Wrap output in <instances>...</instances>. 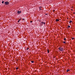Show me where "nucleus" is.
I'll use <instances>...</instances> for the list:
<instances>
[{
  "mask_svg": "<svg viewBox=\"0 0 75 75\" xmlns=\"http://www.w3.org/2000/svg\"><path fill=\"white\" fill-rule=\"evenodd\" d=\"M59 50L60 51H61V52H63L64 51V48L63 47H59L58 48Z\"/></svg>",
  "mask_w": 75,
  "mask_h": 75,
  "instance_id": "obj_1",
  "label": "nucleus"
},
{
  "mask_svg": "<svg viewBox=\"0 0 75 75\" xmlns=\"http://www.w3.org/2000/svg\"><path fill=\"white\" fill-rule=\"evenodd\" d=\"M4 4L5 5H8V4H9V2H4Z\"/></svg>",
  "mask_w": 75,
  "mask_h": 75,
  "instance_id": "obj_2",
  "label": "nucleus"
},
{
  "mask_svg": "<svg viewBox=\"0 0 75 75\" xmlns=\"http://www.w3.org/2000/svg\"><path fill=\"white\" fill-rule=\"evenodd\" d=\"M40 27H41V26H42V25H43V24L42 23V22H40Z\"/></svg>",
  "mask_w": 75,
  "mask_h": 75,
  "instance_id": "obj_3",
  "label": "nucleus"
},
{
  "mask_svg": "<svg viewBox=\"0 0 75 75\" xmlns=\"http://www.w3.org/2000/svg\"><path fill=\"white\" fill-rule=\"evenodd\" d=\"M21 13V11H17V13L18 14H20Z\"/></svg>",
  "mask_w": 75,
  "mask_h": 75,
  "instance_id": "obj_4",
  "label": "nucleus"
},
{
  "mask_svg": "<svg viewBox=\"0 0 75 75\" xmlns=\"http://www.w3.org/2000/svg\"><path fill=\"white\" fill-rule=\"evenodd\" d=\"M59 21V19H56V21Z\"/></svg>",
  "mask_w": 75,
  "mask_h": 75,
  "instance_id": "obj_5",
  "label": "nucleus"
},
{
  "mask_svg": "<svg viewBox=\"0 0 75 75\" xmlns=\"http://www.w3.org/2000/svg\"><path fill=\"white\" fill-rule=\"evenodd\" d=\"M42 24H43L44 25V24H45V22H42Z\"/></svg>",
  "mask_w": 75,
  "mask_h": 75,
  "instance_id": "obj_6",
  "label": "nucleus"
},
{
  "mask_svg": "<svg viewBox=\"0 0 75 75\" xmlns=\"http://www.w3.org/2000/svg\"><path fill=\"white\" fill-rule=\"evenodd\" d=\"M69 71H70V69H67V72H69Z\"/></svg>",
  "mask_w": 75,
  "mask_h": 75,
  "instance_id": "obj_7",
  "label": "nucleus"
},
{
  "mask_svg": "<svg viewBox=\"0 0 75 75\" xmlns=\"http://www.w3.org/2000/svg\"><path fill=\"white\" fill-rule=\"evenodd\" d=\"M39 8L40 10H42V7L40 6Z\"/></svg>",
  "mask_w": 75,
  "mask_h": 75,
  "instance_id": "obj_8",
  "label": "nucleus"
},
{
  "mask_svg": "<svg viewBox=\"0 0 75 75\" xmlns=\"http://www.w3.org/2000/svg\"><path fill=\"white\" fill-rule=\"evenodd\" d=\"M72 21H70L69 22V23H72Z\"/></svg>",
  "mask_w": 75,
  "mask_h": 75,
  "instance_id": "obj_9",
  "label": "nucleus"
},
{
  "mask_svg": "<svg viewBox=\"0 0 75 75\" xmlns=\"http://www.w3.org/2000/svg\"><path fill=\"white\" fill-rule=\"evenodd\" d=\"M63 42L64 43V44H65V43H66V42L64 41Z\"/></svg>",
  "mask_w": 75,
  "mask_h": 75,
  "instance_id": "obj_10",
  "label": "nucleus"
},
{
  "mask_svg": "<svg viewBox=\"0 0 75 75\" xmlns=\"http://www.w3.org/2000/svg\"><path fill=\"white\" fill-rule=\"evenodd\" d=\"M47 52H48V53H49V49H47Z\"/></svg>",
  "mask_w": 75,
  "mask_h": 75,
  "instance_id": "obj_11",
  "label": "nucleus"
},
{
  "mask_svg": "<svg viewBox=\"0 0 75 75\" xmlns=\"http://www.w3.org/2000/svg\"><path fill=\"white\" fill-rule=\"evenodd\" d=\"M68 28H70L71 27V26L70 25H69L68 26Z\"/></svg>",
  "mask_w": 75,
  "mask_h": 75,
  "instance_id": "obj_12",
  "label": "nucleus"
},
{
  "mask_svg": "<svg viewBox=\"0 0 75 75\" xmlns=\"http://www.w3.org/2000/svg\"><path fill=\"white\" fill-rule=\"evenodd\" d=\"M28 49H29V48H28V47H27V48H26V50H28Z\"/></svg>",
  "mask_w": 75,
  "mask_h": 75,
  "instance_id": "obj_13",
  "label": "nucleus"
},
{
  "mask_svg": "<svg viewBox=\"0 0 75 75\" xmlns=\"http://www.w3.org/2000/svg\"><path fill=\"white\" fill-rule=\"evenodd\" d=\"M31 62L32 63H34V61H31Z\"/></svg>",
  "mask_w": 75,
  "mask_h": 75,
  "instance_id": "obj_14",
  "label": "nucleus"
},
{
  "mask_svg": "<svg viewBox=\"0 0 75 75\" xmlns=\"http://www.w3.org/2000/svg\"><path fill=\"white\" fill-rule=\"evenodd\" d=\"M64 40H66V38H64Z\"/></svg>",
  "mask_w": 75,
  "mask_h": 75,
  "instance_id": "obj_15",
  "label": "nucleus"
},
{
  "mask_svg": "<svg viewBox=\"0 0 75 75\" xmlns=\"http://www.w3.org/2000/svg\"><path fill=\"white\" fill-rule=\"evenodd\" d=\"M55 11V10H53V12H54Z\"/></svg>",
  "mask_w": 75,
  "mask_h": 75,
  "instance_id": "obj_16",
  "label": "nucleus"
},
{
  "mask_svg": "<svg viewBox=\"0 0 75 75\" xmlns=\"http://www.w3.org/2000/svg\"><path fill=\"white\" fill-rule=\"evenodd\" d=\"M2 4H3V3H4V1H2Z\"/></svg>",
  "mask_w": 75,
  "mask_h": 75,
  "instance_id": "obj_17",
  "label": "nucleus"
},
{
  "mask_svg": "<svg viewBox=\"0 0 75 75\" xmlns=\"http://www.w3.org/2000/svg\"><path fill=\"white\" fill-rule=\"evenodd\" d=\"M21 20V19H18V21H20Z\"/></svg>",
  "mask_w": 75,
  "mask_h": 75,
  "instance_id": "obj_18",
  "label": "nucleus"
},
{
  "mask_svg": "<svg viewBox=\"0 0 75 75\" xmlns=\"http://www.w3.org/2000/svg\"><path fill=\"white\" fill-rule=\"evenodd\" d=\"M18 69V67H16V69Z\"/></svg>",
  "mask_w": 75,
  "mask_h": 75,
  "instance_id": "obj_19",
  "label": "nucleus"
},
{
  "mask_svg": "<svg viewBox=\"0 0 75 75\" xmlns=\"http://www.w3.org/2000/svg\"><path fill=\"white\" fill-rule=\"evenodd\" d=\"M72 40H74V38H72Z\"/></svg>",
  "mask_w": 75,
  "mask_h": 75,
  "instance_id": "obj_20",
  "label": "nucleus"
},
{
  "mask_svg": "<svg viewBox=\"0 0 75 75\" xmlns=\"http://www.w3.org/2000/svg\"><path fill=\"white\" fill-rule=\"evenodd\" d=\"M30 23H32V22H33V21H30Z\"/></svg>",
  "mask_w": 75,
  "mask_h": 75,
  "instance_id": "obj_21",
  "label": "nucleus"
},
{
  "mask_svg": "<svg viewBox=\"0 0 75 75\" xmlns=\"http://www.w3.org/2000/svg\"><path fill=\"white\" fill-rule=\"evenodd\" d=\"M22 19H23V20H25V19L22 18Z\"/></svg>",
  "mask_w": 75,
  "mask_h": 75,
  "instance_id": "obj_22",
  "label": "nucleus"
},
{
  "mask_svg": "<svg viewBox=\"0 0 75 75\" xmlns=\"http://www.w3.org/2000/svg\"><path fill=\"white\" fill-rule=\"evenodd\" d=\"M20 22V21H18V23H19V22Z\"/></svg>",
  "mask_w": 75,
  "mask_h": 75,
  "instance_id": "obj_23",
  "label": "nucleus"
},
{
  "mask_svg": "<svg viewBox=\"0 0 75 75\" xmlns=\"http://www.w3.org/2000/svg\"><path fill=\"white\" fill-rule=\"evenodd\" d=\"M71 11H72V9H71Z\"/></svg>",
  "mask_w": 75,
  "mask_h": 75,
  "instance_id": "obj_24",
  "label": "nucleus"
},
{
  "mask_svg": "<svg viewBox=\"0 0 75 75\" xmlns=\"http://www.w3.org/2000/svg\"><path fill=\"white\" fill-rule=\"evenodd\" d=\"M67 19H68V18H67Z\"/></svg>",
  "mask_w": 75,
  "mask_h": 75,
  "instance_id": "obj_25",
  "label": "nucleus"
},
{
  "mask_svg": "<svg viewBox=\"0 0 75 75\" xmlns=\"http://www.w3.org/2000/svg\"><path fill=\"white\" fill-rule=\"evenodd\" d=\"M74 14H75V12H74Z\"/></svg>",
  "mask_w": 75,
  "mask_h": 75,
  "instance_id": "obj_26",
  "label": "nucleus"
}]
</instances>
